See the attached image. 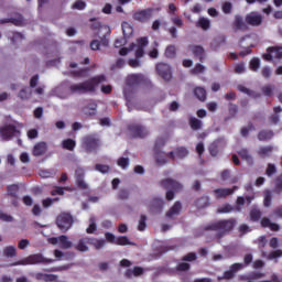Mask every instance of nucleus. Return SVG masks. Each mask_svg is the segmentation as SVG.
<instances>
[{
    "label": "nucleus",
    "instance_id": "30",
    "mask_svg": "<svg viewBox=\"0 0 282 282\" xmlns=\"http://www.w3.org/2000/svg\"><path fill=\"white\" fill-rule=\"evenodd\" d=\"M267 52H270L273 58L281 61L282 58V47L281 46H270L267 48Z\"/></svg>",
    "mask_w": 282,
    "mask_h": 282
},
{
    "label": "nucleus",
    "instance_id": "40",
    "mask_svg": "<svg viewBox=\"0 0 282 282\" xmlns=\"http://www.w3.org/2000/svg\"><path fill=\"white\" fill-rule=\"evenodd\" d=\"M4 257L9 259H13V257H17V247L14 246H8L3 249Z\"/></svg>",
    "mask_w": 282,
    "mask_h": 282
},
{
    "label": "nucleus",
    "instance_id": "37",
    "mask_svg": "<svg viewBox=\"0 0 282 282\" xmlns=\"http://www.w3.org/2000/svg\"><path fill=\"white\" fill-rule=\"evenodd\" d=\"M62 147L66 151H74V149H76V141L74 139H65L62 142Z\"/></svg>",
    "mask_w": 282,
    "mask_h": 282
},
{
    "label": "nucleus",
    "instance_id": "4",
    "mask_svg": "<svg viewBox=\"0 0 282 282\" xmlns=\"http://www.w3.org/2000/svg\"><path fill=\"white\" fill-rule=\"evenodd\" d=\"M162 188H165L166 192V199L167 202H172V199H175V192L182 191V185L180 182L173 180V178H166L160 182Z\"/></svg>",
    "mask_w": 282,
    "mask_h": 282
},
{
    "label": "nucleus",
    "instance_id": "59",
    "mask_svg": "<svg viewBox=\"0 0 282 282\" xmlns=\"http://www.w3.org/2000/svg\"><path fill=\"white\" fill-rule=\"evenodd\" d=\"M40 279H42V281H45V282H52V281H56V279H58V276L54 275V274H41L40 275Z\"/></svg>",
    "mask_w": 282,
    "mask_h": 282
},
{
    "label": "nucleus",
    "instance_id": "25",
    "mask_svg": "<svg viewBox=\"0 0 282 282\" xmlns=\"http://www.w3.org/2000/svg\"><path fill=\"white\" fill-rule=\"evenodd\" d=\"M47 153V143L39 142L33 148V155L40 158V155H45Z\"/></svg>",
    "mask_w": 282,
    "mask_h": 282
},
{
    "label": "nucleus",
    "instance_id": "61",
    "mask_svg": "<svg viewBox=\"0 0 282 282\" xmlns=\"http://www.w3.org/2000/svg\"><path fill=\"white\" fill-rule=\"evenodd\" d=\"M282 257V250L281 249H276L272 252L269 253L268 259L272 260V259H281Z\"/></svg>",
    "mask_w": 282,
    "mask_h": 282
},
{
    "label": "nucleus",
    "instance_id": "41",
    "mask_svg": "<svg viewBox=\"0 0 282 282\" xmlns=\"http://www.w3.org/2000/svg\"><path fill=\"white\" fill-rule=\"evenodd\" d=\"M261 215H263L261 213V209L259 208H251L250 213H249V217L251 221H259V219H261Z\"/></svg>",
    "mask_w": 282,
    "mask_h": 282
},
{
    "label": "nucleus",
    "instance_id": "44",
    "mask_svg": "<svg viewBox=\"0 0 282 282\" xmlns=\"http://www.w3.org/2000/svg\"><path fill=\"white\" fill-rule=\"evenodd\" d=\"M176 54H177V48L175 47V45H169L165 48V57L166 58H175Z\"/></svg>",
    "mask_w": 282,
    "mask_h": 282
},
{
    "label": "nucleus",
    "instance_id": "50",
    "mask_svg": "<svg viewBox=\"0 0 282 282\" xmlns=\"http://www.w3.org/2000/svg\"><path fill=\"white\" fill-rule=\"evenodd\" d=\"M138 230L140 232H143V230H147V215H141L139 225H138Z\"/></svg>",
    "mask_w": 282,
    "mask_h": 282
},
{
    "label": "nucleus",
    "instance_id": "11",
    "mask_svg": "<svg viewBox=\"0 0 282 282\" xmlns=\"http://www.w3.org/2000/svg\"><path fill=\"white\" fill-rule=\"evenodd\" d=\"M128 131L131 133L132 138H147V135H149L147 127L139 123L129 124Z\"/></svg>",
    "mask_w": 282,
    "mask_h": 282
},
{
    "label": "nucleus",
    "instance_id": "6",
    "mask_svg": "<svg viewBox=\"0 0 282 282\" xmlns=\"http://www.w3.org/2000/svg\"><path fill=\"white\" fill-rule=\"evenodd\" d=\"M126 85L128 87H138L140 85H151L149 77L144 76L142 73L130 74L126 78Z\"/></svg>",
    "mask_w": 282,
    "mask_h": 282
},
{
    "label": "nucleus",
    "instance_id": "56",
    "mask_svg": "<svg viewBox=\"0 0 282 282\" xmlns=\"http://www.w3.org/2000/svg\"><path fill=\"white\" fill-rule=\"evenodd\" d=\"M95 169L99 172V173H109V171H111V167H109V165H105V164H96Z\"/></svg>",
    "mask_w": 282,
    "mask_h": 282
},
{
    "label": "nucleus",
    "instance_id": "7",
    "mask_svg": "<svg viewBox=\"0 0 282 282\" xmlns=\"http://www.w3.org/2000/svg\"><path fill=\"white\" fill-rule=\"evenodd\" d=\"M56 226L62 232H67L74 226V217L69 213H62L56 218Z\"/></svg>",
    "mask_w": 282,
    "mask_h": 282
},
{
    "label": "nucleus",
    "instance_id": "19",
    "mask_svg": "<svg viewBox=\"0 0 282 282\" xmlns=\"http://www.w3.org/2000/svg\"><path fill=\"white\" fill-rule=\"evenodd\" d=\"M238 186H234L232 188H217L214 189V195L216 199H226V197L232 195L235 191H238Z\"/></svg>",
    "mask_w": 282,
    "mask_h": 282
},
{
    "label": "nucleus",
    "instance_id": "35",
    "mask_svg": "<svg viewBox=\"0 0 282 282\" xmlns=\"http://www.w3.org/2000/svg\"><path fill=\"white\" fill-rule=\"evenodd\" d=\"M272 151H273L272 145L261 147V148L258 150V155H259L260 158H270Z\"/></svg>",
    "mask_w": 282,
    "mask_h": 282
},
{
    "label": "nucleus",
    "instance_id": "58",
    "mask_svg": "<svg viewBox=\"0 0 282 282\" xmlns=\"http://www.w3.org/2000/svg\"><path fill=\"white\" fill-rule=\"evenodd\" d=\"M18 96H19V98H21V100H29V98H31V96H32V93H28V89L22 88L19 91Z\"/></svg>",
    "mask_w": 282,
    "mask_h": 282
},
{
    "label": "nucleus",
    "instance_id": "55",
    "mask_svg": "<svg viewBox=\"0 0 282 282\" xmlns=\"http://www.w3.org/2000/svg\"><path fill=\"white\" fill-rule=\"evenodd\" d=\"M85 8H87V3H85L83 0H77L72 6L73 10H85Z\"/></svg>",
    "mask_w": 282,
    "mask_h": 282
},
{
    "label": "nucleus",
    "instance_id": "31",
    "mask_svg": "<svg viewBox=\"0 0 282 282\" xmlns=\"http://www.w3.org/2000/svg\"><path fill=\"white\" fill-rule=\"evenodd\" d=\"M90 246H94L95 250H102L107 246V241L105 239L90 238Z\"/></svg>",
    "mask_w": 282,
    "mask_h": 282
},
{
    "label": "nucleus",
    "instance_id": "45",
    "mask_svg": "<svg viewBox=\"0 0 282 282\" xmlns=\"http://www.w3.org/2000/svg\"><path fill=\"white\" fill-rule=\"evenodd\" d=\"M274 193H282V173L274 178Z\"/></svg>",
    "mask_w": 282,
    "mask_h": 282
},
{
    "label": "nucleus",
    "instance_id": "14",
    "mask_svg": "<svg viewBox=\"0 0 282 282\" xmlns=\"http://www.w3.org/2000/svg\"><path fill=\"white\" fill-rule=\"evenodd\" d=\"M245 21L247 25H251L252 28H259V25L263 24V15L257 12H250L245 17Z\"/></svg>",
    "mask_w": 282,
    "mask_h": 282
},
{
    "label": "nucleus",
    "instance_id": "1",
    "mask_svg": "<svg viewBox=\"0 0 282 282\" xmlns=\"http://www.w3.org/2000/svg\"><path fill=\"white\" fill-rule=\"evenodd\" d=\"M237 226V219L229 218V219H223L218 220L216 223H213L210 225H207L205 227V230H213L215 234L214 239L221 243V239L226 237V235H230L231 230H235V227Z\"/></svg>",
    "mask_w": 282,
    "mask_h": 282
},
{
    "label": "nucleus",
    "instance_id": "49",
    "mask_svg": "<svg viewBox=\"0 0 282 282\" xmlns=\"http://www.w3.org/2000/svg\"><path fill=\"white\" fill-rule=\"evenodd\" d=\"M198 28H202V30H210V20L200 18L198 20Z\"/></svg>",
    "mask_w": 282,
    "mask_h": 282
},
{
    "label": "nucleus",
    "instance_id": "16",
    "mask_svg": "<svg viewBox=\"0 0 282 282\" xmlns=\"http://www.w3.org/2000/svg\"><path fill=\"white\" fill-rule=\"evenodd\" d=\"M75 181H76L77 187H79L80 191H87L88 186H87V183L85 182V169L77 167L75 170Z\"/></svg>",
    "mask_w": 282,
    "mask_h": 282
},
{
    "label": "nucleus",
    "instance_id": "47",
    "mask_svg": "<svg viewBox=\"0 0 282 282\" xmlns=\"http://www.w3.org/2000/svg\"><path fill=\"white\" fill-rule=\"evenodd\" d=\"M115 243H116V246H131L132 245L127 236H119L116 239Z\"/></svg>",
    "mask_w": 282,
    "mask_h": 282
},
{
    "label": "nucleus",
    "instance_id": "32",
    "mask_svg": "<svg viewBox=\"0 0 282 282\" xmlns=\"http://www.w3.org/2000/svg\"><path fill=\"white\" fill-rule=\"evenodd\" d=\"M121 28L124 39H131V36H133V26H131V24H129L128 22H123L121 24Z\"/></svg>",
    "mask_w": 282,
    "mask_h": 282
},
{
    "label": "nucleus",
    "instance_id": "64",
    "mask_svg": "<svg viewBox=\"0 0 282 282\" xmlns=\"http://www.w3.org/2000/svg\"><path fill=\"white\" fill-rule=\"evenodd\" d=\"M117 164L121 169H127V166H129V159L128 158H119L117 161Z\"/></svg>",
    "mask_w": 282,
    "mask_h": 282
},
{
    "label": "nucleus",
    "instance_id": "38",
    "mask_svg": "<svg viewBox=\"0 0 282 282\" xmlns=\"http://www.w3.org/2000/svg\"><path fill=\"white\" fill-rule=\"evenodd\" d=\"M59 243L63 250H69L74 246L67 236H59Z\"/></svg>",
    "mask_w": 282,
    "mask_h": 282
},
{
    "label": "nucleus",
    "instance_id": "12",
    "mask_svg": "<svg viewBox=\"0 0 282 282\" xmlns=\"http://www.w3.org/2000/svg\"><path fill=\"white\" fill-rule=\"evenodd\" d=\"M224 149H226V139L224 138H218L212 144H209V153L212 158H217L219 152L224 151Z\"/></svg>",
    "mask_w": 282,
    "mask_h": 282
},
{
    "label": "nucleus",
    "instance_id": "23",
    "mask_svg": "<svg viewBox=\"0 0 282 282\" xmlns=\"http://www.w3.org/2000/svg\"><path fill=\"white\" fill-rule=\"evenodd\" d=\"M100 45L102 47H108L109 46V40L107 39L106 35H104L100 41L98 40H93L90 42V50H93L94 52H98V50H100Z\"/></svg>",
    "mask_w": 282,
    "mask_h": 282
},
{
    "label": "nucleus",
    "instance_id": "33",
    "mask_svg": "<svg viewBox=\"0 0 282 282\" xmlns=\"http://www.w3.org/2000/svg\"><path fill=\"white\" fill-rule=\"evenodd\" d=\"M7 193L10 197H12L13 199H18L19 198V185L17 184H12L7 186Z\"/></svg>",
    "mask_w": 282,
    "mask_h": 282
},
{
    "label": "nucleus",
    "instance_id": "3",
    "mask_svg": "<svg viewBox=\"0 0 282 282\" xmlns=\"http://www.w3.org/2000/svg\"><path fill=\"white\" fill-rule=\"evenodd\" d=\"M39 263H54L53 259H46L41 253L30 254L29 257L24 258L23 260H19L13 262L10 268H14L17 265H36Z\"/></svg>",
    "mask_w": 282,
    "mask_h": 282
},
{
    "label": "nucleus",
    "instance_id": "8",
    "mask_svg": "<svg viewBox=\"0 0 282 282\" xmlns=\"http://www.w3.org/2000/svg\"><path fill=\"white\" fill-rule=\"evenodd\" d=\"M153 12H155L153 8L142 9L135 11L132 14V18L134 21H138V23H149L151 19H153Z\"/></svg>",
    "mask_w": 282,
    "mask_h": 282
},
{
    "label": "nucleus",
    "instance_id": "57",
    "mask_svg": "<svg viewBox=\"0 0 282 282\" xmlns=\"http://www.w3.org/2000/svg\"><path fill=\"white\" fill-rule=\"evenodd\" d=\"M204 72H206V67L202 64H196L193 69H192V74H204Z\"/></svg>",
    "mask_w": 282,
    "mask_h": 282
},
{
    "label": "nucleus",
    "instance_id": "42",
    "mask_svg": "<svg viewBox=\"0 0 282 282\" xmlns=\"http://www.w3.org/2000/svg\"><path fill=\"white\" fill-rule=\"evenodd\" d=\"M261 67V59L259 57H253L249 63V68L251 72H259V68Z\"/></svg>",
    "mask_w": 282,
    "mask_h": 282
},
{
    "label": "nucleus",
    "instance_id": "10",
    "mask_svg": "<svg viewBox=\"0 0 282 282\" xmlns=\"http://www.w3.org/2000/svg\"><path fill=\"white\" fill-rule=\"evenodd\" d=\"M82 112L86 118H94V116H98V102L94 99H88L82 108Z\"/></svg>",
    "mask_w": 282,
    "mask_h": 282
},
{
    "label": "nucleus",
    "instance_id": "20",
    "mask_svg": "<svg viewBox=\"0 0 282 282\" xmlns=\"http://www.w3.org/2000/svg\"><path fill=\"white\" fill-rule=\"evenodd\" d=\"M234 28H235V30L240 31V32H248L250 30L246 20L243 21V17H241L239 14L235 15Z\"/></svg>",
    "mask_w": 282,
    "mask_h": 282
},
{
    "label": "nucleus",
    "instance_id": "46",
    "mask_svg": "<svg viewBox=\"0 0 282 282\" xmlns=\"http://www.w3.org/2000/svg\"><path fill=\"white\" fill-rule=\"evenodd\" d=\"M155 160L156 164H159L160 166L169 163V159L166 158V154L164 152L158 153Z\"/></svg>",
    "mask_w": 282,
    "mask_h": 282
},
{
    "label": "nucleus",
    "instance_id": "36",
    "mask_svg": "<svg viewBox=\"0 0 282 282\" xmlns=\"http://www.w3.org/2000/svg\"><path fill=\"white\" fill-rule=\"evenodd\" d=\"M188 124L193 131H199L202 129V120L195 117L189 118Z\"/></svg>",
    "mask_w": 282,
    "mask_h": 282
},
{
    "label": "nucleus",
    "instance_id": "29",
    "mask_svg": "<svg viewBox=\"0 0 282 282\" xmlns=\"http://www.w3.org/2000/svg\"><path fill=\"white\" fill-rule=\"evenodd\" d=\"M274 132L272 130H262L258 133V140L260 142H265L267 140H272Z\"/></svg>",
    "mask_w": 282,
    "mask_h": 282
},
{
    "label": "nucleus",
    "instance_id": "51",
    "mask_svg": "<svg viewBox=\"0 0 282 282\" xmlns=\"http://www.w3.org/2000/svg\"><path fill=\"white\" fill-rule=\"evenodd\" d=\"M235 274L231 269H229L228 271H225L223 276H218V281H224V279L226 281H230V279H235Z\"/></svg>",
    "mask_w": 282,
    "mask_h": 282
},
{
    "label": "nucleus",
    "instance_id": "24",
    "mask_svg": "<svg viewBox=\"0 0 282 282\" xmlns=\"http://www.w3.org/2000/svg\"><path fill=\"white\" fill-rule=\"evenodd\" d=\"M239 158L241 160H245L249 166H254V158H252V154H250V151L248 149H241L238 151Z\"/></svg>",
    "mask_w": 282,
    "mask_h": 282
},
{
    "label": "nucleus",
    "instance_id": "60",
    "mask_svg": "<svg viewBox=\"0 0 282 282\" xmlns=\"http://www.w3.org/2000/svg\"><path fill=\"white\" fill-rule=\"evenodd\" d=\"M243 263H234L229 267V270H231L234 274H237L240 270H243Z\"/></svg>",
    "mask_w": 282,
    "mask_h": 282
},
{
    "label": "nucleus",
    "instance_id": "52",
    "mask_svg": "<svg viewBox=\"0 0 282 282\" xmlns=\"http://www.w3.org/2000/svg\"><path fill=\"white\" fill-rule=\"evenodd\" d=\"M191 264L188 262H181L176 265V272H188Z\"/></svg>",
    "mask_w": 282,
    "mask_h": 282
},
{
    "label": "nucleus",
    "instance_id": "54",
    "mask_svg": "<svg viewBox=\"0 0 282 282\" xmlns=\"http://www.w3.org/2000/svg\"><path fill=\"white\" fill-rule=\"evenodd\" d=\"M276 173V165L269 163L265 170V175L268 177H272V175H275Z\"/></svg>",
    "mask_w": 282,
    "mask_h": 282
},
{
    "label": "nucleus",
    "instance_id": "5",
    "mask_svg": "<svg viewBox=\"0 0 282 282\" xmlns=\"http://www.w3.org/2000/svg\"><path fill=\"white\" fill-rule=\"evenodd\" d=\"M82 147L86 153H94L100 149V138L96 134H87L83 138Z\"/></svg>",
    "mask_w": 282,
    "mask_h": 282
},
{
    "label": "nucleus",
    "instance_id": "28",
    "mask_svg": "<svg viewBox=\"0 0 282 282\" xmlns=\"http://www.w3.org/2000/svg\"><path fill=\"white\" fill-rule=\"evenodd\" d=\"M195 206H196V208H198V209L208 208V206H210V197H208V196H203V197L198 198V199L195 202Z\"/></svg>",
    "mask_w": 282,
    "mask_h": 282
},
{
    "label": "nucleus",
    "instance_id": "62",
    "mask_svg": "<svg viewBox=\"0 0 282 282\" xmlns=\"http://www.w3.org/2000/svg\"><path fill=\"white\" fill-rule=\"evenodd\" d=\"M235 74H243L246 72V64L243 62L237 64L234 69Z\"/></svg>",
    "mask_w": 282,
    "mask_h": 282
},
{
    "label": "nucleus",
    "instance_id": "34",
    "mask_svg": "<svg viewBox=\"0 0 282 282\" xmlns=\"http://www.w3.org/2000/svg\"><path fill=\"white\" fill-rule=\"evenodd\" d=\"M194 96H196L197 99L200 100V102L206 101L207 95H206V89L203 87H196L194 89Z\"/></svg>",
    "mask_w": 282,
    "mask_h": 282
},
{
    "label": "nucleus",
    "instance_id": "63",
    "mask_svg": "<svg viewBox=\"0 0 282 282\" xmlns=\"http://www.w3.org/2000/svg\"><path fill=\"white\" fill-rule=\"evenodd\" d=\"M261 75L264 77V78H271L272 76V68H270V66H264L261 70Z\"/></svg>",
    "mask_w": 282,
    "mask_h": 282
},
{
    "label": "nucleus",
    "instance_id": "17",
    "mask_svg": "<svg viewBox=\"0 0 282 282\" xmlns=\"http://www.w3.org/2000/svg\"><path fill=\"white\" fill-rule=\"evenodd\" d=\"M144 204L150 213H162V208H164V199L161 198H153L150 203L145 202Z\"/></svg>",
    "mask_w": 282,
    "mask_h": 282
},
{
    "label": "nucleus",
    "instance_id": "21",
    "mask_svg": "<svg viewBox=\"0 0 282 282\" xmlns=\"http://www.w3.org/2000/svg\"><path fill=\"white\" fill-rule=\"evenodd\" d=\"M188 50H191L192 54H194L195 58H198L199 63H204L206 58V52L199 45H189Z\"/></svg>",
    "mask_w": 282,
    "mask_h": 282
},
{
    "label": "nucleus",
    "instance_id": "15",
    "mask_svg": "<svg viewBox=\"0 0 282 282\" xmlns=\"http://www.w3.org/2000/svg\"><path fill=\"white\" fill-rule=\"evenodd\" d=\"M156 74L163 78V80H171L173 78V74L171 73V66L166 63H159L156 65Z\"/></svg>",
    "mask_w": 282,
    "mask_h": 282
},
{
    "label": "nucleus",
    "instance_id": "48",
    "mask_svg": "<svg viewBox=\"0 0 282 282\" xmlns=\"http://www.w3.org/2000/svg\"><path fill=\"white\" fill-rule=\"evenodd\" d=\"M263 206H265V208H270V206H272V192H264Z\"/></svg>",
    "mask_w": 282,
    "mask_h": 282
},
{
    "label": "nucleus",
    "instance_id": "53",
    "mask_svg": "<svg viewBox=\"0 0 282 282\" xmlns=\"http://www.w3.org/2000/svg\"><path fill=\"white\" fill-rule=\"evenodd\" d=\"M261 91L264 96H268L270 98L272 96V94L274 93V86H272V85L263 86L261 88Z\"/></svg>",
    "mask_w": 282,
    "mask_h": 282
},
{
    "label": "nucleus",
    "instance_id": "22",
    "mask_svg": "<svg viewBox=\"0 0 282 282\" xmlns=\"http://www.w3.org/2000/svg\"><path fill=\"white\" fill-rule=\"evenodd\" d=\"M88 246H91V238L84 237L78 240L77 245L75 246V250L78 252H89Z\"/></svg>",
    "mask_w": 282,
    "mask_h": 282
},
{
    "label": "nucleus",
    "instance_id": "2",
    "mask_svg": "<svg viewBox=\"0 0 282 282\" xmlns=\"http://www.w3.org/2000/svg\"><path fill=\"white\" fill-rule=\"evenodd\" d=\"M106 82L107 77H105V75H98L83 83L70 85L69 91H72V94H94V91H96V87Z\"/></svg>",
    "mask_w": 282,
    "mask_h": 282
},
{
    "label": "nucleus",
    "instance_id": "26",
    "mask_svg": "<svg viewBox=\"0 0 282 282\" xmlns=\"http://www.w3.org/2000/svg\"><path fill=\"white\" fill-rule=\"evenodd\" d=\"M182 213V203L180 200L175 202L174 205L170 208V210L166 213V217L172 219V217H175Z\"/></svg>",
    "mask_w": 282,
    "mask_h": 282
},
{
    "label": "nucleus",
    "instance_id": "18",
    "mask_svg": "<svg viewBox=\"0 0 282 282\" xmlns=\"http://www.w3.org/2000/svg\"><path fill=\"white\" fill-rule=\"evenodd\" d=\"M175 155L178 160H184V158L188 156V150L184 147H178L175 151L169 152L167 158H170L172 162H175Z\"/></svg>",
    "mask_w": 282,
    "mask_h": 282
},
{
    "label": "nucleus",
    "instance_id": "9",
    "mask_svg": "<svg viewBox=\"0 0 282 282\" xmlns=\"http://www.w3.org/2000/svg\"><path fill=\"white\" fill-rule=\"evenodd\" d=\"M149 45V37H140L137 40V44H130V50L134 52L135 58H142L144 56V48Z\"/></svg>",
    "mask_w": 282,
    "mask_h": 282
},
{
    "label": "nucleus",
    "instance_id": "39",
    "mask_svg": "<svg viewBox=\"0 0 282 282\" xmlns=\"http://www.w3.org/2000/svg\"><path fill=\"white\" fill-rule=\"evenodd\" d=\"M98 230V226L96 225V217L89 218V226L86 229L87 235H94Z\"/></svg>",
    "mask_w": 282,
    "mask_h": 282
},
{
    "label": "nucleus",
    "instance_id": "27",
    "mask_svg": "<svg viewBox=\"0 0 282 282\" xmlns=\"http://www.w3.org/2000/svg\"><path fill=\"white\" fill-rule=\"evenodd\" d=\"M224 43H226V36L219 35L218 37L214 39V41L210 43V50L217 52V50H219V47H221Z\"/></svg>",
    "mask_w": 282,
    "mask_h": 282
},
{
    "label": "nucleus",
    "instance_id": "43",
    "mask_svg": "<svg viewBox=\"0 0 282 282\" xmlns=\"http://www.w3.org/2000/svg\"><path fill=\"white\" fill-rule=\"evenodd\" d=\"M234 210H236V209H235V207H232V205H230V204H225V205H223L220 208L217 209V213H218L219 215H226V214H228V213H234Z\"/></svg>",
    "mask_w": 282,
    "mask_h": 282
},
{
    "label": "nucleus",
    "instance_id": "13",
    "mask_svg": "<svg viewBox=\"0 0 282 282\" xmlns=\"http://www.w3.org/2000/svg\"><path fill=\"white\" fill-rule=\"evenodd\" d=\"M17 133H19V129H17V126L14 124H7L0 128V135L2 140H6V141L12 140V138H14Z\"/></svg>",
    "mask_w": 282,
    "mask_h": 282
}]
</instances>
